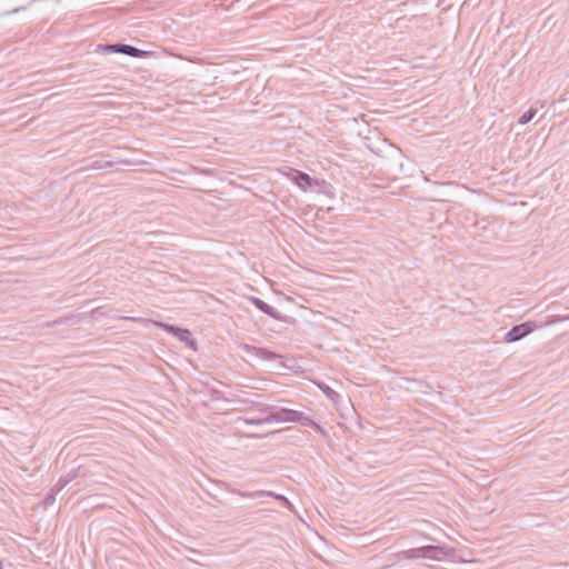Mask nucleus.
<instances>
[{"mask_svg":"<svg viewBox=\"0 0 569 569\" xmlns=\"http://www.w3.org/2000/svg\"><path fill=\"white\" fill-rule=\"evenodd\" d=\"M538 110L536 108H530L528 111H526L518 120L519 124L521 126H525L527 124L529 121H531L536 114H537Z\"/></svg>","mask_w":569,"mask_h":569,"instance_id":"obj_12","label":"nucleus"},{"mask_svg":"<svg viewBox=\"0 0 569 569\" xmlns=\"http://www.w3.org/2000/svg\"><path fill=\"white\" fill-rule=\"evenodd\" d=\"M293 418H297V419H293V422H299L302 426L316 427L318 429L320 428L310 417L306 416L305 413H302L300 411H296V415Z\"/></svg>","mask_w":569,"mask_h":569,"instance_id":"obj_9","label":"nucleus"},{"mask_svg":"<svg viewBox=\"0 0 569 569\" xmlns=\"http://www.w3.org/2000/svg\"><path fill=\"white\" fill-rule=\"evenodd\" d=\"M200 173L204 174V176H210V177L216 174L213 169H202V170H200Z\"/></svg>","mask_w":569,"mask_h":569,"instance_id":"obj_17","label":"nucleus"},{"mask_svg":"<svg viewBox=\"0 0 569 569\" xmlns=\"http://www.w3.org/2000/svg\"><path fill=\"white\" fill-rule=\"evenodd\" d=\"M78 477V470H71L67 475L59 478L57 483L53 486L56 491H61L67 485Z\"/></svg>","mask_w":569,"mask_h":569,"instance_id":"obj_8","label":"nucleus"},{"mask_svg":"<svg viewBox=\"0 0 569 569\" xmlns=\"http://www.w3.org/2000/svg\"><path fill=\"white\" fill-rule=\"evenodd\" d=\"M538 327L532 322H523L512 327L505 336V341L508 343L519 341L525 338Z\"/></svg>","mask_w":569,"mask_h":569,"instance_id":"obj_4","label":"nucleus"},{"mask_svg":"<svg viewBox=\"0 0 569 569\" xmlns=\"http://www.w3.org/2000/svg\"><path fill=\"white\" fill-rule=\"evenodd\" d=\"M58 492H59V491H56V489H54V488H52V489L50 490V492H48V493L46 495L44 500H43V505H44V507H49V506H51V505H53V503H54V501H56V496H57V493H58Z\"/></svg>","mask_w":569,"mask_h":569,"instance_id":"obj_14","label":"nucleus"},{"mask_svg":"<svg viewBox=\"0 0 569 569\" xmlns=\"http://www.w3.org/2000/svg\"><path fill=\"white\" fill-rule=\"evenodd\" d=\"M266 416L262 417V418H250V419H244V423L246 425H251V426H261V425H264V423H271L270 422V416L269 413H264Z\"/></svg>","mask_w":569,"mask_h":569,"instance_id":"obj_13","label":"nucleus"},{"mask_svg":"<svg viewBox=\"0 0 569 569\" xmlns=\"http://www.w3.org/2000/svg\"><path fill=\"white\" fill-rule=\"evenodd\" d=\"M252 303L263 313L272 317L273 319H279V312L271 306H269L267 302L261 300L260 298L252 297L251 298Z\"/></svg>","mask_w":569,"mask_h":569,"instance_id":"obj_7","label":"nucleus"},{"mask_svg":"<svg viewBox=\"0 0 569 569\" xmlns=\"http://www.w3.org/2000/svg\"><path fill=\"white\" fill-rule=\"evenodd\" d=\"M261 493V497H272L279 501H281L283 503V506H286L287 508L291 509V502L282 495H279V493H276L273 491H268V490H260Z\"/></svg>","mask_w":569,"mask_h":569,"instance_id":"obj_10","label":"nucleus"},{"mask_svg":"<svg viewBox=\"0 0 569 569\" xmlns=\"http://www.w3.org/2000/svg\"><path fill=\"white\" fill-rule=\"evenodd\" d=\"M453 553V549L448 546H423L412 548L402 552L406 559L426 558L436 561H442Z\"/></svg>","mask_w":569,"mask_h":569,"instance_id":"obj_1","label":"nucleus"},{"mask_svg":"<svg viewBox=\"0 0 569 569\" xmlns=\"http://www.w3.org/2000/svg\"><path fill=\"white\" fill-rule=\"evenodd\" d=\"M106 52H114V53H124L130 57H140L143 52L132 46L129 44H108L103 47Z\"/></svg>","mask_w":569,"mask_h":569,"instance_id":"obj_6","label":"nucleus"},{"mask_svg":"<svg viewBox=\"0 0 569 569\" xmlns=\"http://www.w3.org/2000/svg\"><path fill=\"white\" fill-rule=\"evenodd\" d=\"M123 319H129L142 325H149L153 323L154 326L163 329L164 331L176 336L180 341L184 342L188 347L192 348L193 350L197 349L194 340L191 339V332L188 329H182L179 327H174L172 325H167L163 322L158 321H151L149 319L144 318H137V317H123Z\"/></svg>","mask_w":569,"mask_h":569,"instance_id":"obj_2","label":"nucleus"},{"mask_svg":"<svg viewBox=\"0 0 569 569\" xmlns=\"http://www.w3.org/2000/svg\"><path fill=\"white\" fill-rule=\"evenodd\" d=\"M327 395L328 397L332 398V393H335L329 387H327V389H322Z\"/></svg>","mask_w":569,"mask_h":569,"instance_id":"obj_18","label":"nucleus"},{"mask_svg":"<svg viewBox=\"0 0 569 569\" xmlns=\"http://www.w3.org/2000/svg\"><path fill=\"white\" fill-rule=\"evenodd\" d=\"M111 166H112V162L97 160V161H94L90 166V168H92V169H104V168H108V167H111Z\"/></svg>","mask_w":569,"mask_h":569,"instance_id":"obj_15","label":"nucleus"},{"mask_svg":"<svg viewBox=\"0 0 569 569\" xmlns=\"http://www.w3.org/2000/svg\"><path fill=\"white\" fill-rule=\"evenodd\" d=\"M295 182L302 189H306L310 186V177L307 173L297 172L295 176Z\"/></svg>","mask_w":569,"mask_h":569,"instance_id":"obj_11","label":"nucleus"},{"mask_svg":"<svg viewBox=\"0 0 569 569\" xmlns=\"http://www.w3.org/2000/svg\"><path fill=\"white\" fill-rule=\"evenodd\" d=\"M241 349L250 357H254V358H258V359H262V360H273L277 358V355L267 350V349H263V348H258V347H254V346H250V345H241Z\"/></svg>","mask_w":569,"mask_h":569,"instance_id":"obj_5","label":"nucleus"},{"mask_svg":"<svg viewBox=\"0 0 569 569\" xmlns=\"http://www.w3.org/2000/svg\"><path fill=\"white\" fill-rule=\"evenodd\" d=\"M261 493L262 492H260V490L251 491V492H238V495L241 496L242 498H249V499L259 498V497H261Z\"/></svg>","mask_w":569,"mask_h":569,"instance_id":"obj_16","label":"nucleus"},{"mask_svg":"<svg viewBox=\"0 0 569 569\" xmlns=\"http://www.w3.org/2000/svg\"><path fill=\"white\" fill-rule=\"evenodd\" d=\"M262 413H269L270 422L283 423L293 422L296 410L287 408H278L273 406H266L260 409Z\"/></svg>","mask_w":569,"mask_h":569,"instance_id":"obj_3","label":"nucleus"}]
</instances>
